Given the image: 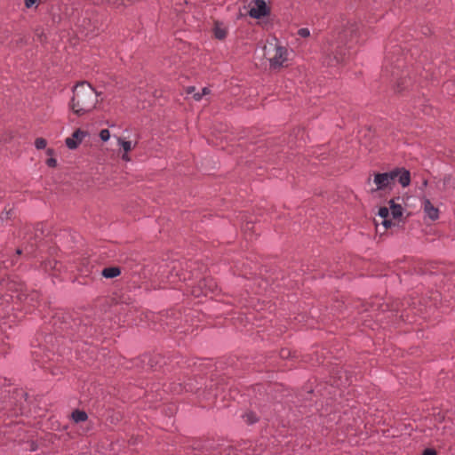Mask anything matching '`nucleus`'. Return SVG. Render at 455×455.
<instances>
[{
  "instance_id": "obj_35",
  "label": "nucleus",
  "mask_w": 455,
  "mask_h": 455,
  "mask_svg": "<svg viewBox=\"0 0 455 455\" xmlns=\"http://www.w3.org/2000/svg\"><path fill=\"white\" fill-rule=\"evenodd\" d=\"M396 37V35H392L391 39H395Z\"/></svg>"
},
{
  "instance_id": "obj_32",
  "label": "nucleus",
  "mask_w": 455,
  "mask_h": 455,
  "mask_svg": "<svg viewBox=\"0 0 455 455\" xmlns=\"http://www.w3.org/2000/svg\"><path fill=\"white\" fill-rule=\"evenodd\" d=\"M46 153L47 155L52 156L53 154V149L48 148Z\"/></svg>"
},
{
  "instance_id": "obj_30",
  "label": "nucleus",
  "mask_w": 455,
  "mask_h": 455,
  "mask_svg": "<svg viewBox=\"0 0 455 455\" xmlns=\"http://www.w3.org/2000/svg\"><path fill=\"white\" fill-rule=\"evenodd\" d=\"M210 93V90L207 88V87H204L203 90H202V94L203 96L204 95H207Z\"/></svg>"
},
{
  "instance_id": "obj_17",
  "label": "nucleus",
  "mask_w": 455,
  "mask_h": 455,
  "mask_svg": "<svg viewBox=\"0 0 455 455\" xmlns=\"http://www.w3.org/2000/svg\"><path fill=\"white\" fill-rule=\"evenodd\" d=\"M60 267H61V264L57 262V261H54V262L49 261L44 266V268L46 270L53 269V270H56V271H60Z\"/></svg>"
},
{
  "instance_id": "obj_23",
  "label": "nucleus",
  "mask_w": 455,
  "mask_h": 455,
  "mask_svg": "<svg viewBox=\"0 0 455 455\" xmlns=\"http://www.w3.org/2000/svg\"><path fill=\"white\" fill-rule=\"evenodd\" d=\"M40 0H25V5L27 8H31L32 6L38 4Z\"/></svg>"
},
{
  "instance_id": "obj_2",
  "label": "nucleus",
  "mask_w": 455,
  "mask_h": 455,
  "mask_svg": "<svg viewBox=\"0 0 455 455\" xmlns=\"http://www.w3.org/2000/svg\"><path fill=\"white\" fill-rule=\"evenodd\" d=\"M396 180L403 188L409 186L411 182L410 172L404 168H395L387 172L375 173L373 183L376 188L373 190L391 189Z\"/></svg>"
},
{
  "instance_id": "obj_26",
  "label": "nucleus",
  "mask_w": 455,
  "mask_h": 455,
  "mask_svg": "<svg viewBox=\"0 0 455 455\" xmlns=\"http://www.w3.org/2000/svg\"><path fill=\"white\" fill-rule=\"evenodd\" d=\"M3 264H4V267L8 268L9 267H12L14 264V262H13V259H12L10 261L3 260Z\"/></svg>"
},
{
  "instance_id": "obj_4",
  "label": "nucleus",
  "mask_w": 455,
  "mask_h": 455,
  "mask_svg": "<svg viewBox=\"0 0 455 455\" xmlns=\"http://www.w3.org/2000/svg\"><path fill=\"white\" fill-rule=\"evenodd\" d=\"M389 207H380L378 212V220H375L377 227L381 224L384 230L399 225L402 220L403 209L395 199L388 202Z\"/></svg>"
},
{
  "instance_id": "obj_16",
  "label": "nucleus",
  "mask_w": 455,
  "mask_h": 455,
  "mask_svg": "<svg viewBox=\"0 0 455 455\" xmlns=\"http://www.w3.org/2000/svg\"><path fill=\"white\" fill-rule=\"evenodd\" d=\"M118 145L121 146L124 152L129 153L135 147L136 143L132 145L131 141H127L123 140L122 138H118Z\"/></svg>"
},
{
  "instance_id": "obj_34",
  "label": "nucleus",
  "mask_w": 455,
  "mask_h": 455,
  "mask_svg": "<svg viewBox=\"0 0 455 455\" xmlns=\"http://www.w3.org/2000/svg\"><path fill=\"white\" fill-rule=\"evenodd\" d=\"M20 253H21V250L18 249L17 251H16V254L20 255Z\"/></svg>"
},
{
  "instance_id": "obj_8",
  "label": "nucleus",
  "mask_w": 455,
  "mask_h": 455,
  "mask_svg": "<svg viewBox=\"0 0 455 455\" xmlns=\"http://www.w3.org/2000/svg\"><path fill=\"white\" fill-rule=\"evenodd\" d=\"M85 136H86L85 132H84L80 129L76 130L73 132L72 137L66 139L67 147L70 149L76 148Z\"/></svg>"
},
{
  "instance_id": "obj_7",
  "label": "nucleus",
  "mask_w": 455,
  "mask_h": 455,
  "mask_svg": "<svg viewBox=\"0 0 455 455\" xmlns=\"http://www.w3.org/2000/svg\"><path fill=\"white\" fill-rule=\"evenodd\" d=\"M269 13L266 2L264 0H256L255 4L249 11V15L254 19H260Z\"/></svg>"
},
{
  "instance_id": "obj_28",
  "label": "nucleus",
  "mask_w": 455,
  "mask_h": 455,
  "mask_svg": "<svg viewBox=\"0 0 455 455\" xmlns=\"http://www.w3.org/2000/svg\"><path fill=\"white\" fill-rule=\"evenodd\" d=\"M122 159H123L124 161H126V162H129V161L131 160V158H130V156H129L128 153H125V152H124V154L122 155Z\"/></svg>"
},
{
  "instance_id": "obj_3",
  "label": "nucleus",
  "mask_w": 455,
  "mask_h": 455,
  "mask_svg": "<svg viewBox=\"0 0 455 455\" xmlns=\"http://www.w3.org/2000/svg\"><path fill=\"white\" fill-rule=\"evenodd\" d=\"M347 36V31L344 30L339 35L337 42L329 43L323 50V63L335 67L342 64L347 58V51L344 47V40Z\"/></svg>"
},
{
  "instance_id": "obj_5",
  "label": "nucleus",
  "mask_w": 455,
  "mask_h": 455,
  "mask_svg": "<svg viewBox=\"0 0 455 455\" xmlns=\"http://www.w3.org/2000/svg\"><path fill=\"white\" fill-rule=\"evenodd\" d=\"M264 56L273 68L281 67L287 60V49L281 45L275 38L269 40L263 48Z\"/></svg>"
},
{
  "instance_id": "obj_15",
  "label": "nucleus",
  "mask_w": 455,
  "mask_h": 455,
  "mask_svg": "<svg viewBox=\"0 0 455 455\" xmlns=\"http://www.w3.org/2000/svg\"><path fill=\"white\" fill-rule=\"evenodd\" d=\"M36 292H32L29 295L24 294L22 291L17 295V299L20 300H24L26 303L30 304L32 301H34L35 299L37 298Z\"/></svg>"
},
{
  "instance_id": "obj_21",
  "label": "nucleus",
  "mask_w": 455,
  "mask_h": 455,
  "mask_svg": "<svg viewBox=\"0 0 455 455\" xmlns=\"http://www.w3.org/2000/svg\"><path fill=\"white\" fill-rule=\"evenodd\" d=\"M100 137L103 141H107L110 138V132L108 129H103L100 132Z\"/></svg>"
},
{
  "instance_id": "obj_36",
  "label": "nucleus",
  "mask_w": 455,
  "mask_h": 455,
  "mask_svg": "<svg viewBox=\"0 0 455 455\" xmlns=\"http://www.w3.org/2000/svg\"><path fill=\"white\" fill-rule=\"evenodd\" d=\"M397 90L400 92L402 89L400 88V84H397Z\"/></svg>"
},
{
  "instance_id": "obj_11",
  "label": "nucleus",
  "mask_w": 455,
  "mask_h": 455,
  "mask_svg": "<svg viewBox=\"0 0 455 455\" xmlns=\"http://www.w3.org/2000/svg\"><path fill=\"white\" fill-rule=\"evenodd\" d=\"M87 419L88 416L84 411L76 410L71 413V419L76 424L85 422Z\"/></svg>"
},
{
  "instance_id": "obj_31",
  "label": "nucleus",
  "mask_w": 455,
  "mask_h": 455,
  "mask_svg": "<svg viewBox=\"0 0 455 455\" xmlns=\"http://www.w3.org/2000/svg\"><path fill=\"white\" fill-rule=\"evenodd\" d=\"M194 91H195V88H194V87H188V88L187 89V93H188V94H190V93H192Z\"/></svg>"
},
{
  "instance_id": "obj_9",
  "label": "nucleus",
  "mask_w": 455,
  "mask_h": 455,
  "mask_svg": "<svg viewBox=\"0 0 455 455\" xmlns=\"http://www.w3.org/2000/svg\"><path fill=\"white\" fill-rule=\"evenodd\" d=\"M423 209L426 215L432 220H435L439 217V210L428 199H424Z\"/></svg>"
},
{
  "instance_id": "obj_6",
  "label": "nucleus",
  "mask_w": 455,
  "mask_h": 455,
  "mask_svg": "<svg viewBox=\"0 0 455 455\" xmlns=\"http://www.w3.org/2000/svg\"><path fill=\"white\" fill-rule=\"evenodd\" d=\"M217 288L216 282L211 277H206L201 280L198 285L192 289L191 292L195 297L208 296L213 294Z\"/></svg>"
},
{
  "instance_id": "obj_24",
  "label": "nucleus",
  "mask_w": 455,
  "mask_h": 455,
  "mask_svg": "<svg viewBox=\"0 0 455 455\" xmlns=\"http://www.w3.org/2000/svg\"><path fill=\"white\" fill-rule=\"evenodd\" d=\"M46 164L49 167H55L57 165V160L53 157L47 159Z\"/></svg>"
},
{
  "instance_id": "obj_14",
  "label": "nucleus",
  "mask_w": 455,
  "mask_h": 455,
  "mask_svg": "<svg viewBox=\"0 0 455 455\" xmlns=\"http://www.w3.org/2000/svg\"><path fill=\"white\" fill-rule=\"evenodd\" d=\"M402 49V46L401 45H392L391 44V42L389 43V44L386 47V60H388L390 59V61L392 60V55L393 54H396L400 52V50Z\"/></svg>"
},
{
  "instance_id": "obj_10",
  "label": "nucleus",
  "mask_w": 455,
  "mask_h": 455,
  "mask_svg": "<svg viewBox=\"0 0 455 455\" xmlns=\"http://www.w3.org/2000/svg\"><path fill=\"white\" fill-rule=\"evenodd\" d=\"M215 38L223 40L228 35V27L220 21H215L212 28Z\"/></svg>"
},
{
  "instance_id": "obj_20",
  "label": "nucleus",
  "mask_w": 455,
  "mask_h": 455,
  "mask_svg": "<svg viewBox=\"0 0 455 455\" xmlns=\"http://www.w3.org/2000/svg\"><path fill=\"white\" fill-rule=\"evenodd\" d=\"M243 418L245 419V421L250 423V424L254 423V422L257 421V417H256V415L253 412H247V413H245Z\"/></svg>"
},
{
  "instance_id": "obj_13",
  "label": "nucleus",
  "mask_w": 455,
  "mask_h": 455,
  "mask_svg": "<svg viewBox=\"0 0 455 455\" xmlns=\"http://www.w3.org/2000/svg\"><path fill=\"white\" fill-rule=\"evenodd\" d=\"M120 274L121 270L118 267H105L101 272V275L105 278H114L118 276Z\"/></svg>"
},
{
  "instance_id": "obj_19",
  "label": "nucleus",
  "mask_w": 455,
  "mask_h": 455,
  "mask_svg": "<svg viewBox=\"0 0 455 455\" xmlns=\"http://www.w3.org/2000/svg\"><path fill=\"white\" fill-rule=\"evenodd\" d=\"M297 35L302 38H307L310 36V30L307 28H301L297 31Z\"/></svg>"
},
{
  "instance_id": "obj_18",
  "label": "nucleus",
  "mask_w": 455,
  "mask_h": 455,
  "mask_svg": "<svg viewBox=\"0 0 455 455\" xmlns=\"http://www.w3.org/2000/svg\"><path fill=\"white\" fill-rule=\"evenodd\" d=\"M46 145L47 141L44 138H37L35 140V146L37 149H44L46 147Z\"/></svg>"
},
{
  "instance_id": "obj_12",
  "label": "nucleus",
  "mask_w": 455,
  "mask_h": 455,
  "mask_svg": "<svg viewBox=\"0 0 455 455\" xmlns=\"http://www.w3.org/2000/svg\"><path fill=\"white\" fill-rule=\"evenodd\" d=\"M443 184L440 189L447 191L451 188L455 189V176L446 175L443 180Z\"/></svg>"
},
{
  "instance_id": "obj_29",
  "label": "nucleus",
  "mask_w": 455,
  "mask_h": 455,
  "mask_svg": "<svg viewBox=\"0 0 455 455\" xmlns=\"http://www.w3.org/2000/svg\"><path fill=\"white\" fill-rule=\"evenodd\" d=\"M281 355H282L283 357H288V356L290 355V351H289V350H287V349H283V350H282V352H281Z\"/></svg>"
},
{
  "instance_id": "obj_33",
  "label": "nucleus",
  "mask_w": 455,
  "mask_h": 455,
  "mask_svg": "<svg viewBox=\"0 0 455 455\" xmlns=\"http://www.w3.org/2000/svg\"><path fill=\"white\" fill-rule=\"evenodd\" d=\"M250 223H246L245 226L243 227L244 229H250V227H249Z\"/></svg>"
},
{
  "instance_id": "obj_1",
  "label": "nucleus",
  "mask_w": 455,
  "mask_h": 455,
  "mask_svg": "<svg viewBox=\"0 0 455 455\" xmlns=\"http://www.w3.org/2000/svg\"><path fill=\"white\" fill-rule=\"evenodd\" d=\"M99 93L86 82L77 84L73 91L71 108L77 116H83L93 110L98 103Z\"/></svg>"
},
{
  "instance_id": "obj_25",
  "label": "nucleus",
  "mask_w": 455,
  "mask_h": 455,
  "mask_svg": "<svg viewBox=\"0 0 455 455\" xmlns=\"http://www.w3.org/2000/svg\"><path fill=\"white\" fill-rule=\"evenodd\" d=\"M422 455H437V453L434 449H426Z\"/></svg>"
},
{
  "instance_id": "obj_27",
  "label": "nucleus",
  "mask_w": 455,
  "mask_h": 455,
  "mask_svg": "<svg viewBox=\"0 0 455 455\" xmlns=\"http://www.w3.org/2000/svg\"><path fill=\"white\" fill-rule=\"evenodd\" d=\"M193 98L195 99V100L199 101L202 100L203 94L199 92L194 93Z\"/></svg>"
},
{
  "instance_id": "obj_22",
  "label": "nucleus",
  "mask_w": 455,
  "mask_h": 455,
  "mask_svg": "<svg viewBox=\"0 0 455 455\" xmlns=\"http://www.w3.org/2000/svg\"><path fill=\"white\" fill-rule=\"evenodd\" d=\"M100 2L103 4H112L116 6L123 4V0H100Z\"/></svg>"
}]
</instances>
